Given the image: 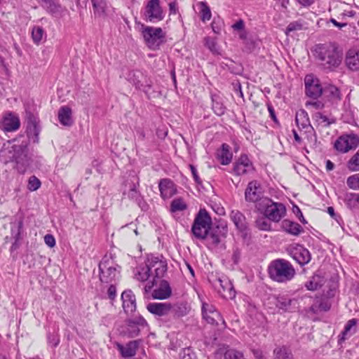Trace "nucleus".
<instances>
[{
	"mask_svg": "<svg viewBox=\"0 0 359 359\" xmlns=\"http://www.w3.org/2000/svg\"><path fill=\"white\" fill-rule=\"evenodd\" d=\"M0 158L4 163L15 162L20 173H24L30 165L28 156L27 142L13 140L8 145L4 144L0 151Z\"/></svg>",
	"mask_w": 359,
	"mask_h": 359,
	"instance_id": "1",
	"label": "nucleus"
},
{
	"mask_svg": "<svg viewBox=\"0 0 359 359\" xmlns=\"http://www.w3.org/2000/svg\"><path fill=\"white\" fill-rule=\"evenodd\" d=\"M313 53L318 65L327 72L334 71L342 61V53L331 44H317Z\"/></svg>",
	"mask_w": 359,
	"mask_h": 359,
	"instance_id": "2",
	"label": "nucleus"
},
{
	"mask_svg": "<svg viewBox=\"0 0 359 359\" xmlns=\"http://www.w3.org/2000/svg\"><path fill=\"white\" fill-rule=\"evenodd\" d=\"M269 277L278 283H286L295 276V269L292 264L284 259L273 260L268 267Z\"/></svg>",
	"mask_w": 359,
	"mask_h": 359,
	"instance_id": "3",
	"label": "nucleus"
},
{
	"mask_svg": "<svg viewBox=\"0 0 359 359\" xmlns=\"http://www.w3.org/2000/svg\"><path fill=\"white\" fill-rule=\"evenodd\" d=\"M147 266L152 275L153 280L149 282L144 287L145 292H149L154 285L156 284V278H161L164 276L168 270L166 259L162 256L149 255L145 261Z\"/></svg>",
	"mask_w": 359,
	"mask_h": 359,
	"instance_id": "4",
	"label": "nucleus"
},
{
	"mask_svg": "<svg viewBox=\"0 0 359 359\" xmlns=\"http://www.w3.org/2000/svg\"><path fill=\"white\" fill-rule=\"evenodd\" d=\"M211 226L212 219L210 215L205 209H201L194 220L191 232L197 239L205 240Z\"/></svg>",
	"mask_w": 359,
	"mask_h": 359,
	"instance_id": "5",
	"label": "nucleus"
},
{
	"mask_svg": "<svg viewBox=\"0 0 359 359\" xmlns=\"http://www.w3.org/2000/svg\"><path fill=\"white\" fill-rule=\"evenodd\" d=\"M121 267L110 257L104 256L99 264L100 280L111 283L118 277Z\"/></svg>",
	"mask_w": 359,
	"mask_h": 359,
	"instance_id": "6",
	"label": "nucleus"
},
{
	"mask_svg": "<svg viewBox=\"0 0 359 359\" xmlns=\"http://www.w3.org/2000/svg\"><path fill=\"white\" fill-rule=\"evenodd\" d=\"M258 209L264 210L266 217L274 222H280L286 214V208L283 203L273 202L269 198H264L263 204Z\"/></svg>",
	"mask_w": 359,
	"mask_h": 359,
	"instance_id": "7",
	"label": "nucleus"
},
{
	"mask_svg": "<svg viewBox=\"0 0 359 359\" xmlns=\"http://www.w3.org/2000/svg\"><path fill=\"white\" fill-rule=\"evenodd\" d=\"M142 35L146 43L151 49L158 48L165 38V33L161 27H143Z\"/></svg>",
	"mask_w": 359,
	"mask_h": 359,
	"instance_id": "8",
	"label": "nucleus"
},
{
	"mask_svg": "<svg viewBox=\"0 0 359 359\" xmlns=\"http://www.w3.org/2000/svg\"><path fill=\"white\" fill-rule=\"evenodd\" d=\"M266 197L264 196V191L261 184L257 180L250 182L245 191V199L249 203H257L259 208L263 204V200Z\"/></svg>",
	"mask_w": 359,
	"mask_h": 359,
	"instance_id": "9",
	"label": "nucleus"
},
{
	"mask_svg": "<svg viewBox=\"0 0 359 359\" xmlns=\"http://www.w3.org/2000/svg\"><path fill=\"white\" fill-rule=\"evenodd\" d=\"M286 251L300 266L307 264L311 259L310 252L302 245H290L287 248Z\"/></svg>",
	"mask_w": 359,
	"mask_h": 359,
	"instance_id": "10",
	"label": "nucleus"
},
{
	"mask_svg": "<svg viewBox=\"0 0 359 359\" xmlns=\"http://www.w3.org/2000/svg\"><path fill=\"white\" fill-rule=\"evenodd\" d=\"M359 144V138L355 134L340 136L334 143V148L341 153H346L355 149Z\"/></svg>",
	"mask_w": 359,
	"mask_h": 359,
	"instance_id": "11",
	"label": "nucleus"
},
{
	"mask_svg": "<svg viewBox=\"0 0 359 359\" xmlns=\"http://www.w3.org/2000/svg\"><path fill=\"white\" fill-rule=\"evenodd\" d=\"M254 171V165L246 154H241L233 163V173L237 176L251 174Z\"/></svg>",
	"mask_w": 359,
	"mask_h": 359,
	"instance_id": "12",
	"label": "nucleus"
},
{
	"mask_svg": "<svg viewBox=\"0 0 359 359\" xmlns=\"http://www.w3.org/2000/svg\"><path fill=\"white\" fill-rule=\"evenodd\" d=\"M145 16L150 22L161 21L163 19V9L159 0H149L145 7Z\"/></svg>",
	"mask_w": 359,
	"mask_h": 359,
	"instance_id": "13",
	"label": "nucleus"
},
{
	"mask_svg": "<svg viewBox=\"0 0 359 359\" xmlns=\"http://www.w3.org/2000/svg\"><path fill=\"white\" fill-rule=\"evenodd\" d=\"M305 93L306 95L313 99H318L323 95V88L321 87L319 80L313 78L312 75H307L304 79Z\"/></svg>",
	"mask_w": 359,
	"mask_h": 359,
	"instance_id": "14",
	"label": "nucleus"
},
{
	"mask_svg": "<svg viewBox=\"0 0 359 359\" xmlns=\"http://www.w3.org/2000/svg\"><path fill=\"white\" fill-rule=\"evenodd\" d=\"M27 134L29 138L33 139V142L39 141V135L41 131L39 118L31 112L26 113Z\"/></svg>",
	"mask_w": 359,
	"mask_h": 359,
	"instance_id": "15",
	"label": "nucleus"
},
{
	"mask_svg": "<svg viewBox=\"0 0 359 359\" xmlns=\"http://www.w3.org/2000/svg\"><path fill=\"white\" fill-rule=\"evenodd\" d=\"M126 79L135 86L137 89L150 88L151 81L147 78L142 71L131 70L127 74Z\"/></svg>",
	"mask_w": 359,
	"mask_h": 359,
	"instance_id": "16",
	"label": "nucleus"
},
{
	"mask_svg": "<svg viewBox=\"0 0 359 359\" xmlns=\"http://www.w3.org/2000/svg\"><path fill=\"white\" fill-rule=\"evenodd\" d=\"M20 121L19 116L13 112H7L4 114L0 122V128L5 132H13L20 128Z\"/></svg>",
	"mask_w": 359,
	"mask_h": 359,
	"instance_id": "17",
	"label": "nucleus"
},
{
	"mask_svg": "<svg viewBox=\"0 0 359 359\" xmlns=\"http://www.w3.org/2000/svg\"><path fill=\"white\" fill-rule=\"evenodd\" d=\"M127 334L128 337L134 338L140 334V330L147 327L148 324L142 316L129 318L126 320Z\"/></svg>",
	"mask_w": 359,
	"mask_h": 359,
	"instance_id": "18",
	"label": "nucleus"
},
{
	"mask_svg": "<svg viewBox=\"0 0 359 359\" xmlns=\"http://www.w3.org/2000/svg\"><path fill=\"white\" fill-rule=\"evenodd\" d=\"M227 232L228 229L226 226L217 225L212 228L210 226V230L206 239L214 246H217L226 237Z\"/></svg>",
	"mask_w": 359,
	"mask_h": 359,
	"instance_id": "19",
	"label": "nucleus"
},
{
	"mask_svg": "<svg viewBox=\"0 0 359 359\" xmlns=\"http://www.w3.org/2000/svg\"><path fill=\"white\" fill-rule=\"evenodd\" d=\"M147 309L158 317L165 316L171 313L172 304L168 302H153L147 305Z\"/></svg>",
	"mask_w": 359,
	"mask_h": 359,
	"instance_id": "20",
	"label": "nucleus"
},
{
	"mask_svg": "<svg viewBox=\"0 0 359 359\" xmlns=\"http://www.w3.org/2000/svg\"><path fill=\"white\" fill-rule=\"evenodd\" d=\"M122 306L126 313L132 314L136 310V298L133 291L125 290L121 294Z\"/></svg>",
	"mask_w": 359,
	"mask_h": 359,
	"instance_id": "21",
	"label": "nucleus"
},
{
	"mask_svg": "<svg viewBox=\"0 0 359 359\" xmlns=\"http://www.w3.org/2000/svg\"><path fill=\"white\" fill-rule=\"evenodd\" d=\"M276 306L283 311L292 312L298 308L299 302L296 298H290L287 296H280L276 299Z\"/></svg>",
	"mask_w": 359,
	"mask_h": 359,
	"instance_id": "22",
	"label": "nucleus"
},
{
	"mask_svg": "<svg viewBox=\"0 0 359 359\" xmlns=\"http://www.w3.org/2000/svg\"><path fill=\"white\" fill-rule=\"evenodd\" d=\"M172 294L170 283L165 280H161L158 287L152 292V297L156 299H166Z\"/></svg>",
	"mask_w": 359,
	"mask_h": 359,
	"instance_id": "23",
	"label": "nucleus"
},
{
	"mask_svg": "<svg viewBox=\"0 0 359 359\" xmlns=\"http://www.w3.org/2000/svg\"><path fill=\"white\" fill-rule=\"evenodd\" d=\"M161 196L163 199H168L174 196L177 189L174 182L170 179H162L158 183Z\"/></svg>",
	"mask_w": 359,
	"mask_h": 359,
	"instance_id": "24",
	"label": "nucleus"
},
{
	"mask_svg": "<svg viewBox=\"0 0 359 359\" xmlns=\"http://www.w3.org/2000/svg\"><path fill=\"white\" fill-rule=\"evenodd\" d=\"M230 219L239 231L242 233L247 232L248 225L246 217L243 212L238 210H233L230 213Z\"/></svg>",
	"mask_w": 359,
	"mask_h": 359,
	"instance_id": "25",
	"label": "nucleus"
},
{
	"mask_svg": "<svg viewBox=\"0 0 359 359\" xmlns=\"http://www.w3.org/2000/svg\"><path fill=\"white\" fill-rule=\"evenodd\" d=\"M116 348L120 351L122 357L131 358L135 355L139 346V341H130L126 346L116 343Z\"/></svg>",
	"mask_w": 359,
	"mask_h": 359,
	"instance_id": "26",
	"label": "nucleus"
},
{
	"mask_svg": "<svg viewBox=\"0 0 359 359\" xmlns=\"http://www.w3.org/2000/svg\"><path fill=\"white\" fill-rule=\"evenodd\" d=\"M41 6L52 15L57 16L63 12L62 6L55 0H37Z\"/></svg>",
	"mask_w": 359,
	"mask_h": 359,
	"instance_id": "27",
	"label": "nucleus"
},
{
	"mask_svg": "<svg viewBox=\"0 0 359 359\" xmlns=\"http://www.w3.org/2000/svg\"><path fill=\"white\" fill-rule=\"evenodd\" d=\"M295 122L299 129H306V132H310L311 130H313L309 115L304 109H301L296 113Z\"/></svg>",
	"mask_w": 359,
	"mask_h": 359,
	"instance_id": "28",
	"label": "nucleus"
},
{
	"mask_svg": "<svg viewBox=\"0 0 359 359\" xmlns=\"http://www.w3.org/2000/svg\"><path fill=\"white\" fill-rule=\"evenodd\" d=\"M345 62L348 69L353 71L359 70V50L350 49L346 53Z\"/></svg>",
	"mask_w": 359,
	"mask_h": 359,
	"instance_id": "29",
	"label": "nucleus"
},
{
	"mask_svg": "<svg viewBox=\"0 0 359 359\" xmlns=\"http://www.w3.org/2000/svg\"><path fill=\"white\" fill-rule=\"evenodd\" d=\"M280 226L283 231L293 236H299L303 231L300 224L289 219L283 220Z\"/></svg>",
	"mask_w": 359,
	"mask_h": 359,
	"instance_id": "30",
	"label": "nucleus"
},
{
	"mask_svg": "<svg viewBox=\"0 0 359 359\" xmlns=\"http://www.w3.org/2000/svg\"><path fill=\"white\" fill-rule=\"evenodd\" d=\"M72 109L67 106H62L58 111V119L60 123L65 126H71L73 124Z\"/></svg>",
	"mask_w": 359,
	"mask_h": 359,
	"instance_id": "31",
	"label": "nucleus"
},
{
	"mask_svg": "<svg viewBox=\"0 0 359 359\" xmlns=\"http://www.w3.org/2000/svg\"><path fill=\"white\" fill-rule=\"evenodd\" d=\"M324 95L332 103L341 100V93L338 88L333 85H328L323 89Z\"/></svg>",
	"mask_w": 359,
	"mask_h": 359,
	"instance_id": "32",
	"label": "nucleus"
},
{
	"mask_svg": "<svg viewBox=\"0 0 359 359\" xmlns=\"http://www.w3.org/2000/svg\"><path fill=\"white\" fill-rule=\"evenodd\" d=\"M233 154L230 147L227 144H222L221 149L218 151L217 158L222 165H229L232 160Z\"/></svg>",
	"mask_w": 359,
	"mask_h": 359,
	"instance_id": "33",
	"label": "nucleus"
},
{
	"mask_svg": "<svg viewBox=\"0 0 359 359\" xmlns=\"http://www.w3.org/2000/svg\"><path fill=\"white\" fill-rule=\"evenodd\" d=\"M356 324L357 320L355 318H352L346 323L344 331L339 336V342L341 343L344 341L348 337H351L355 332V327Z\"/></svg>",
	"mask_w": 359,
	"mask_h": 359,
	"instance_id": "34",
	"label": "nucleus"
},
{
	"mask_svg": "<svg viewBox=\"0 0 359 359\" xmlns=\"http://www.w3.org/2000/svg\"><path fill=\"white\" fill-rule=\"evenodd\" d=\"M93 13L96 17H102L106 15L107 8V0H90Z\"/></svg>",
	"mask_w": 359,
	"mask_h": 359,
	"instance_id": "35",
	"label": "nucleus"
},
{
	"mask_svg": "<svg viewBox=\"0 0 359 359\" xmlns=\"http://www.w3.org/2000/svg\"><path fill=\"white\" fill-rule=\"evenodd\" d=\"M212 109L214 113L217 116H222L226 111V107L224 105L222 98L217 95H212Z\"/></svg>",
	"mask_w": 359,
	"mask_h": 359,
	"instance_id": "36",
	"label": "nucleus"
},
{
	"mask_svg": "<svg viewBox=\"0 0 359 359\" xmlns=\"http://www.w3.org/2000/svg\"><path fill=\"white\" fill-rule=\"evenodd\" d=\"M273 353L275 355L274 359H293L292 352L285 346L275 348Z\"/></svg>",
	"mask_w": 359,
	"mask_h": 359,
	"instance_id": "37",
	"label": "nucleus"
},
{
	"mask_svg": "<svg viewBox=\"0 0 359 359\" xmlns=\"http://www.w3.org/2000/svg\"><path fill=\"white\" fill-rule=\"evenodd\" d=\"M135 276L137 280L142 282L147 280L149 278V277L152 276L150 270L149 269L146 264L144 266H141L138 269Z\"/></svg>",
	"mask_w": 359,
	"mask_h": 359,
	"instance_id": "38",
	"label": "nucleus"
},
{
	"mask_svg": "<svg viewBox=\"0 0 359 359\" xmlns=\"http://www.w3.org/2000/svg\"><path fill=\"white\" fill-rule=\"evenodd\" d=\"M200 6V13H201V20L203 22H205L210 20L212 16L210 8L205 1H201L199 3Z\"/></svg>",
	"mask_w": 359,
	"mask_h": 359,
	"instance_id": "39",
	"label": "nucleus"
},
{
	"mask_svg": "<svg viewBox=\"0 0 359 359\" xmlns=\"http://www.w3.org/2000/svg\"><path fill=\"white\" fill-rule=\"evenodd\" d=\"M304 28V23L303 20H298L296 21H293L289 23V25L287 26L285 34L286 35H289L291 32L300 31L303 29Z\"/></svg>",
	"mask_w": 359,
	"mask_h": 359,
	"instance_id": "40",
	"label": "nucleus"
},
{
	"mask_svg": "<svg viewBox=\"0 0 359 359\" xmlns=\"http://www.w3.org/2000/svg\"><path fill=\"white\" fill-rule=\"evenodd\" d=\"M187 208V205L182 198L174 199L170 204V210L172 212L183 211L186 210Z\"/></svg>",
	"mask_w": 359,
	"mask_h": 359,
	"instance_id": "41",
	"label": "nucleus"
},
{
	"mask_svg": "<svg viewBox=\"0 0 359 359\" xmlns=\"http://www.w3.org/2000/svg\"><path fill=\"white\" fill-rule=\"evenodd\" d=\"M205 46L212 52L214 55H219V48L215 40L211 37L207 36L204 39Z\"/></svg>",
	"mask_w": 359,
	"mask_h": 359,
	"instance_id": "42",
	"label": "nucleus"
},
{
	"mask_svg": "<svg viewBox=\"0 0 359 359\" xmlns=\"http://www.w3.org/2000/svg\"><path fill=\"white\" fill-rule=\"evenodd\" d=\"M123 195L127 196L128 198L134 200L136 202H139L141 199L140 194L134 183L132 185H130V189L128 192H126V191H123Z\"/></svg>",
	"mask_w": 359,
	"mask_h": 359,
	"instance_id": "43",
	"label": "nucleus"
},
{
	"mask_svg": "<svg viewBox=\"0 0 359 359\" xmlns=\"http://www.w3.org/2000/svg\"><path fill=\"white\" fill-rule=\"evenodd\" d=\"M44 34L45 32L41 27L35 26L32 28V36L35 43L39 44L41 41Z\"/></svg>",
	"mask_w": 359,
	"mask_h": 359,
	"instance_id": "44",
	"label": "nucleus"
},
{
	"mask_svg": "<svg viewBox=\"0 0 359 359\" xmlns=\"http://www.w3.org/2000/svg\"><path fill=\"white\" fill-rule=\"evenodd\" d=\"M171 312L173 313L174 316L176 317H182L187 314L188 310L184 304H177L172 305Z\"/></svg>",
	"mask_w": 359,
	"mask_h": 359,
	"instance_id": "45",
	"label": "nucleus"
},
{
	"mask_svg": "<svg viewBox=\"0 0 359 359\" xmlns=\"http://www.w3.org/2000/svg\"><path fill=\"white\" fill-rule=\"evenodd\" d=\"M22 222L19 221L18 223L13 224L11 225V237L14 240H20L21 239V231L22 229Z\"/></svg>",
	"mask_w": 359,
	"mask_h": 359,
	"instance_id": "46",
	"label": "nucleus"
},
{
	"mask_svg": "<svg viewBox=\"0 0 359 359\" xmlns=\"http://www.w3.org/2000/svg\"><path fill=\"white\" fill-rule=\"evenodd\" d=\"M348 168L352 171H359V149L348 161Z\"/></svg>",
	"mask_w": 359,
	"mask_h": 359,
	"instance_id": "47",
	"label": "nucleus"
},
{
	"mask_svg": "<svg viewBox=\"0 0 359 359\" xmlns=\"http://www.w3.org/2000/svg\"><path fill=\"white\" fill-rule=\"evenodd\" d=\"M320 286L321 285L318 281V277L315 276H312L311 279L305 283L306 288L310 291H315L318 290Z\"/></svg>",
	"mask_w": 359,
	"mask_h": 359,
	"instance_id": "48",
	"label": "nucleus"
},
{
	"mask_svg": "<svg viewBox=\"0 0 359 359\" xmlns=\"http://www.w3.org/2000/svg\"><path fill=\"white\" fill-rule=\"evenodd\" d=\"M346 183L350 189L359 190V173L348 177Z\"/></svg>",
	"mask_w": 359,
	"mask_h": 359,
	"instance_id": "49",
	"label": "nucleus"
},
{
	"mask_svg": "<svg viewBox=\"0 0 359 359\" xmlns=\"http://www.w3.org/2000/svg\"><path fill=\"white\" fill-rule=\"evenodd\" d=\"M40 180L34 175L31 176L28 180L27 188L29 191H34L41 187Z\"/></svg>",
	"mask_w": 359,
	"mask_h": 359,
	"instance_id": "50",
	"label": "nucleus"
},
{
	"mask_svg": "<svg viewBox=\"0 0 359 359\" xmlns=\"http://www.w3.org/2000/svg\"><path fill=\"white\" fill-rule=\"evenodd\" d=\"M315 118L316 121L318 123V124L323 125L325 127L330 126V124L334 122L330 121L326 116L323 115L320 112L316 113Z\"/></svg>",
	"mask_w": 359,
	"mask_h": 359,
	"instance_id": "51",
	"label": "nucleus"
},
{
	"mask_svg": "<svg viewBox=\"0 0 359 359\" xmlns=\"http://www.w3.org/2000/svg\"><path fill=\"white\" fill-rule=\"evenodd\" d=\"M355 196H358V194L356 193H349L346 196V203L348 207L350 208H354L356 205V203H358V197Z\"/></svg>",
	"mask_w": 359,
	"mask_h": 359,
	"instance_id": "52",
	"label": "nucleus"
},
{
	"mask_svg": "<svg viewBox=\"0 0 359 359\" xmlns=\"http://www.w3.org/2000/svg\"><path fill=\"white\" fill-rule=\"evenodd\" d=\"M221 318L222 317L219 312H213V313H212L210 315L205 314L204 318L207 323L211 325H217L218 320Z\"/></svg>",
	"mask_w": 359,
	"mask_h": 359,
	"instance_id": "53",
	"label": "nucleus"
},
{
	"mask_svg": "<svg viewBox=\"0 0 359 359\" xmlns=\"http://www.w3.org/2000/svg\"><path fill=\"white\" fill-rule=\"evenodd\" d=\"M257 226L262 231H269L271 229V224L266 219H260L256 222Z\"/></svg>",
	"mask_w": 359,
	"mask_h": 359,
	"instance_id": "54",
	"label": "nucleus"
},
{
	"mask_svg": "<svg viewBox=\"0 0 359 359\" xmlns=\"http://www.w3.org/2000/svg\"><path fill=\"white\" fill-rule=\"evenodd\" d=\"M213 312H218L215 307L212 305L207 303H203L202 306V314L203 318H205V314L210 315L213 313Z\"/></svg>",
	"mask_w": 359,
	"mask_h": 359,
	"instance_id": "55",
	"label": "nucleus"
},
{
	"mask_svg": "<svg viewBox=\"0 0 359 359\" xmlns=\"http://www.w3.org/2000/svg\"><path fill=\"white\" fill-rule=\"evenodd\" d=\"M48 343L53 347H56L60 343V338L57 334H48Z\"/></svg>",
	"mask_w": 359,
	"mask_h": 359,
	"instance_id": "56",
	"label": "nucleus"
},
{
	"mask_svg": "<svg viewBox=\"0 0 359 359\" xmlns=\"http://www.w3.org/2000/svg\"><path fill=\"white\" fill-rule=\"evenodd\" d=\"M306 106V107H311L315 109H321L324 107V103L320 100L307 101Z\"/></svg>",
	"mask_w": 359,
	"mask_h": 359,
	"instance_id": "57",
	"label": "nucleus"
},
{
	"mask_svg": "<svg viewBox=\"0 0 359 359\" xmlns=\"http://www.w3.org/2000/svg\"><path fill=\"white\" fill-rule=\"evenodd\" d=\"M44 242L50 248H53L55 245V239L51 234H46L44 236Z\"/></svg>",
	"mask_w": 359,
	"mask_h": 359,
	"instance_id": "58",
	"label": "nucleus"
},
{
	"mask_svg": "<svg viewBox=\"0 0 359 359\" xmlns=\"http://www.w3.org/2000/svg\"><path fill=\"white\" fill-rule=\"evenodd\" d=\"M189 168H190L193 178H194V181L196 182V183H197L198 184H201L202 183V181L201 180V178L198 175L197 170H196V167L194 165L190 164Z\"/></svg>",
	"mask_w": 359,
	"mask_h": 359,
	"instance_id": "59",
	"label": "nucleus"
},
{
	"mask_svg": "<svg viewBox=\"0 0 359 359\" xmlns=\"http://www.w3.org/2000/svg\"><path fill=\"white\" fill-rule=\"evenodd\" d=\"M327 212L331 216L332 218L334 219L337 222L338 224H340V222L342 221V218L341 217V216L335 213L333 207H328Z\"/></svg>",
	"mask_w": 359,
	"mask_h": 359,
	"instance_id": "60",
	"label": "nucleus"
},
{
	"mask_svg": "<svg viewBox=\"0 0 359 359\" xmlns=\"http://www.w3.org/2000/svg\"><path fill=\"white\" fill-rule=\"evenodd\" d=\"M293 212L294 213L297 215V217L299 218V219L300 220V222L303 224H306L307 222L306 221V219H304V216H303V214L301 211V210L299 209V208L297 205H294L293 207Z\"/></svg>",
	"mask_w": 359,
	"mask_h": 359,
	"instance_id": "61",
	"label": "nucleus"
},
{
	"mask_svg": "<svg viewBox=\"0 0 359 359\" xmlns=\"http://www.w3.org/2000/svg\"><path fill=\"white\" fill-rule=\"evenodd\" d=\"M241 256V250L238 248H235L233 250L232 260L234 264H238L240 261Z\"/></svg>",
	"mask_w": 359,
	"mask_h": 359,
	"instance_id": "62",
	"label": "nucleus"
},
{
	"mask_svg": "<svg viewBox=\"0 0 359 359\" xmlns=\"http://www.w3.org/2000/svg\"><path fill=\"white\" fill-rule=\"evenodd\" d=\"M107 294L110 299H114L116 297V289L115 285H111L107 290Z\"/></svg>",
	"mask_w": 359,
	"mask_h": 359,
	"instance_id": "63",
	"label": "nucleus"
},
{
	"mask_svg": "<svg viewBox=\"0 0 359 359\" xmlns=\"http://www.w3.org/2000/svg\"><path fill=\"white\" fill-rule=\"evenodd\" d=\"M267 109L269 112V116L271 119L275 122L278 123V119L276 116L275 110L271 104H267Z\"/></svg>",
	"mask_w": 359,
	"mask_h": 359,
	"instance_id": "64",
	"label": "nucleus"
}]
</instances>
